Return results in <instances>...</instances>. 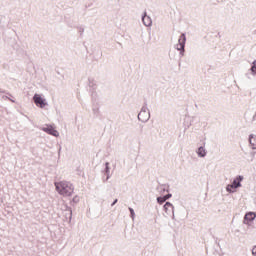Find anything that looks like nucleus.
I'll return each mask as SVG.
<instances>
[{
  "label": "nucleus",
  "mask_w": 256,
  "mask_h": 256,
  "mask_svg": "<svg viewBox=\"0 0 256 256\" xmlns=\"http://www.w3.org/2000/svg\"><path fill=\"white\" fill-rule=\"evenodd\" d=\"M56 190L58 193L64 197H71L73 192H75V187L68 181H60L55 183Z\"/></svg>",
  "instance_id": "1"
},
{
  "label": "nucleus",
  "mask_w": 256,
  "mask_h": 256,
  "mask_svg": "<svg viewBox=\"0 0 256 256\" xmlns=\"http://www.w3.org/2000/svg\"><path fill=\"white\" fill-rule=\"evenodd\" d=\"M149 119V113L146 112L145 110H142L139 114H138V120L142 121V122H146Z\"/></svg>",
  "instance_id": "9"
},
{
  "label": "nucleus",
  "mask_w": 256,
  "mask_h": 256,
  "mask_svg": "<svg viewBox=\"0 0 256 256\" xmlns=\"http://www.w3.org/2000/svg\"><path fill=\"white\" fill-rule=\"evenodd\" d=\"M256 219V213L255 212H248L246 213L244 217V223L249 224V222H253Z\"/></svg>",
  "instance_id": "7"
},
{
  "label": "nucleus",
  "mask_w": 256,
  "mask_h": 256,
  "mask_svg": "<svg viewBox=\"0 0 256 256\" xmlns=\"http://www.w3.org/2000/svg\"><path fill=\"white\" fill-rule=\"evenodd\" d=\"M164 197H167V199H169V198L172 197V195H171V194H168V195H166V196H164Z\"/></svg>",
  "instance_id": "16"
},
{
  "label": "nucleus",
  "mask_w": 256,
  "mask_h": 256,
  "mask_svg": "<svg viewBox=\"0 0 256 256\" xmlns=\"http://www.w3.org/2000/svg\"><path fill=\"white\" fill-rule=\"evenodd\" d=\"M249 143H250L252 149H256V136L250 135Z\"/></svg>",
  "instance_id": "10"
},
{
  "label": "nucleus",
  "mask_w": 256,
  "mask_h": 256,
  "mask_svg": "<svg viewBox=\"0 0 256 256\" xmlns=\"http://www.w3.org/2000/svg\"><path fill=\"white\" fill-rule=\"evenodd\" d=\"M169 207H172V204L170 202H166L164 209L167 210Z\"/></svg>",
  "instance_id": "13"
},
{
  "label": "nucleus",
  "mask_w": 256,
  "mask_h": 256,
  "mask_svg": "<svg viewBox=\"0 0 256 256\" xmlns=\"http://www.w3.org/2000/svg\"><path fill=\"white\" fill-rule=\"evenodd\" d=\"M42 131H44L45 133H48V134H50V135H52L54 137H58L59 136V132L57 130H55L53 128V126H51V125L43 127Z\"/></svg>",
  "instance_id": "5"
},
{
  "label": "nucleus",
  "mask_w": 256,
  "mask_h": 256,
  "mask_svg": "<svg viewBox=\"0 0 256 256\" xmlns=\"http://www.w3.org/2000/svg\"><path fill=\"white\" fill-rule=\"evenodd\" d=\"M168 200V197H159L157 199L158 203L161 205V204H164L166 201Z\"/></svg>",
  "instance_id": "12"
},
{
  "label": "nucleus",
  "mask_w": 256,
  "mask_h": 256,
  "mask_svg": "<svg viewBox=\"0 0 256 256\" xmlns=\"http://www.w3.org/2000/svg\"><path fill=\"white\" fill-rule=\"evenodd\" d=\"M34 97H39V95L35 94Z\"/></svg>",
  "instance_id": "19"
},
{
  "label": "nucleus",
  "mask_w": 256,
  "mask_h": 256,
  "mask_svg": "<svg viewBox=\"0 0 256 256\" xmlns=\"http://www.w3.org/2000/svg\"><path fill=\"white\" fill-rule=\"evenodd\" d=\"M129 211H130L131 216L134 217L135 212H134L133 208H129Z\"/></svg>",
  "instance_id": "14"
},
{
  "label": "nucleus",
  "mask_w": 256,
  "mask_h": 256,
  "mask_svg": "<svg viewBox=\"0 0 256 256\" xmlns=\"http://www.w3.org/2000/svg\"><path fill=\"white\" fill-rule=\"evenodd\" d=\"M198 155L200 156V157H205V155H206V152H205V148H203V147H200L199 149H198Z\"/></svg>",
  "instance_id": "11"
},
{
  "label": "nucleus",
  "mask_w": 256,
  "mask_h": 256,
  "mask_svg": "<svg viewBox=\"0 0 256 256\" xmlns=\"http://www.w3.org/2000/svg\"><path fill=\"white\" fill-rule=\"evenodd\" d=\"M187 41V37L185 34H181L179 39H178V44L176 45L177 51H180V55L183 57L185 53V43Z\"/></svg>",
  "instance_id": "2"
},
{
  "label": "nucleus",
  "mask_w": 256,
  "mask_h": 256,
  "mask_svg": "<svg viewBox=\"0 0 256 256\" xmlns=\"http://www.w3.org/2000/svg\"><path fill=\"white\" fill-rule=\"evenodd\" d=\"M116 203H117V200H115L112 205H115Z\"/></svg>",
  "instance_id": "18"
},
{
  "label": "nucleus",
  "mask_w": 256,
  "mask_h": 256,
  "mask_svg": "<svg viewBox=\"0 0 256 256\" xmlns=\"http://www.w3.org/2000/svg\"><path fill=\"white\" fill-rule=\"evenodd\" d=\"M242 179L243 178L241 176H238L232 184L226 186V191L234 192L236 188L241 186L240 182L242 181Z\"/></svg>",
  "instance_id": "3"
},
{
  "label": "nucleus",
  "mask_w": 256,
  "mask_h": 256,
  "mask_svg": "<svg viewBox=\"0 0 256 256\" xmlns=\"http://www.w3.org/2000/svg\"><path fill=\"white\" fill-rule=\"evenodd\" d=\"M142 22L145 27H151L153 25V20L151 19V16H147V12H144Z\"/></svg>",
  "instance_id": "6"
},
{
  "label": "nucleus",
  "mask_w": 256,
  "mask_h": 256,
  "mask_svg": "<svg viewBox=\"0 0 256 256\" xmlns=\"http://www.w3.org/2000/svg\"><path fill=\"white\" fill-rule=\"evenodd\" d=\"M0 93H1V95H5V91H3L1 89H0Z\"/></svg>",
  "instance_id": "17"
},
{
  "label": "nucleus",
  "mask_w": 256,
  "mask_h": 256,
  "mask_svg": "<svg viewBox=\"0 0 256 256\" xmlns=\"http://www.w3.org/2000/svg\"><path fill=\"white\" fill-rule=\"evenodd\" d=\"M88 91L95 93L97 91V80L93 77L88 78Z\"/></svg>",
  "instance_id": "4"
},
{
  "label": "nucleus",
  "mask_w": 256,
  "mask_h": 256,
  "mask_svg": "<svg viewBox=\"0 0 256 256\" xmlns=\"http://www.w3.org/2000/svg\"><path fill=\"white\" fill-rule=\"evenodd\" d=\"M252 255L256 256V246L252 248Z\"/></svg>",
  "instance_id": "15"
},
{
  "label": "nucleus",
  "mask_w": 256,
  "mask_h": 256,
  "mask_svg": "<svg viewBox=\"0 0 256 256\" xmlns=\"http://www.w3.org/2000/svg\"><path fill=\"white\" fill-rule=\"evenodd\" d=\"M34 102H35L36 106L41 107V108L45 107L47 104L46 100L43 99L42 97H35Z\"/></svg>",
  "instance_id": "8"
}]
</instances>
